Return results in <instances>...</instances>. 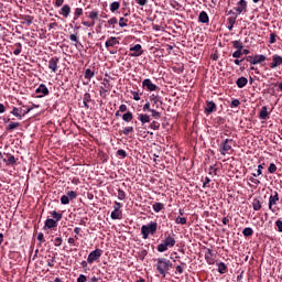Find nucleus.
I'll list each match as a JSON object with an SVG mask.
<instances>
[{
    "instance_id": "f257e3e1",
    "label": "nucleus",
    "mask_w": 282,
    "mask_h": 282,
    "mask_svg": "<svg viewBox=\"0 0 282 282\" xmlns=\"http://www.w3.org/2000/svg\"><path fill=\"white\" fill-rule=\"evenodd\" d=\"M173 268V263L171 260H166L165 258H159L156 263L158 272L163 276H166V272H169Z\"/></svg>"
},
{
    "instance_id": "f03ea898",
    "label": "nucleus",
    "mask_w": 282,
    "mask_h": 282,
    "mask_svg": "<svg viewBox=\"0 0 282 282\" xmlns=\"http://www.w3.org/2000/svg\"><path fill=\"white\" fill-rule=\"evenodd\" d=\"M158 232V223L151 221L141 227V235L143 239H149V235H155Z\"/></svg>"
},
{
    "instance_id": "7ed1b4c3",
    "label": "nucleus",
    "mask_w": 282,
    "mask_h": 282,
    "mask_svg": "<svg viewBox=\"0 0 282 282\" xmlns=\"http://www.w3.org/2000/svg\"><path fill=\"white\" fill-rule=\"evenodd\" d=\"M113 89V85L111 82H109V78H104L101 82L99 95L101 98H107L108 91H111Z\"/></svg>"
},
{
    "instance_id": "20e7f679",
    "label": "nucleus",
    "mask_w": 282,
    "mask_h": 282,
    "mask_svg": "<svg viewBox=\"0 0 282 282\" xmlns=\"http://www.w3.org/2000/svg\"><path fill=\"white\" fill-rule=\"evenodd\" d=\"M232 139H226L224 140L220 145H219V153L220 155H226V153H228V151L232 150Z\"/></svg>"
},
{
    "instance_id": "39448f33",
    "label": "nucleus",
    "mask_w": 282,
    "mask_h": 282,
    "mask_svg": "<svg viewBox=\"0 0 282 282\" xmlns=\"http://www.w3.org/2000/svg\"><path fill=\"white\" fill-rule=\"evenodd\" d=\"M33 108H28L26 110H23V108H17L13 107L11 113L12 116H15V118H18V120H23L24 116H28V113H30V111H32Z\"/></svg>"
},
{
    "instance_id": "423d86ee",
    "label": "nucleus",
    "mask_w": 282,
    "mask_h": 282,
    "mask_svg": "<svg viewBox=\"0 0 282 282\" xmlns=\"http://www.w3.org/2000/svg\"><path fill=\"white\" fill-rule=\"evenodd\" d=\"M173 246H175V235L169 234L167 236L165 235L164 241L158 248H173Z\"/></svg>"
},
{
    "instance_id": "0eeeda50",
    "label": "nucleus",
    "mask_w": 282,
    "mask_h": 282,
    "mask_svg": "<svg viewBox=\"0 0 282 282\" xmlns=\"http://www.w3.org/2000/svg\"><path fill=\"white\" fill-rule=\"evenodd\" d=\"M276 202H279V192H272V194L269 197V210L271 213H276Z\"/></svg>"
},
{
    "instance_id": "6e6552de",
    "label": "nucleus",
    "mask_w": 282,
    "mask_h": 282,
    "mask_svg": "<svg viewBox=\"0 0 282 282\" xmlns=\"http://www.w3.org/2000/svg\"><path fill=\"white\" fill-rule=\"evenodd\" d=\"M142 88L147 89V91H158L160 90V87L155 84H153V82H151L150 78H147L142 82Z\"/></svg>"
},
{
    "instance_id": "1a4fd4ad",
    "label": "nucleus",
    "mask_w": 282,
    "mask_h": 282,
    "mask_svg": "<svg viewBox=\"0 0 282 282\" xmlns=\"http://www.w3.org/2000/svg\"><path fill=\"white\" fill-rule=\"evenodd\" d=\"M130 52L131 53L129 54V56L133 58H138V56H142V54H144V51L142 50L141 44H135L134 46H131Z\"/></svg>"
},
{
    "instance_id": "9d476101",
    "label": "nucleus",
    "mask_w": 282,
    "mask_h": 282,
    "mask_svg": "<svg viewBox=\"0 0 282 282\" xmlns=\"http://www.w3.org/2000/svg\"><path fill=\"white\" fill-rule=\"evenodd\" d=\"M61 62L59 57H51L48 61V69H51V72L53 74H56L58 72V63Z\"/></svg>"
},
{
    "instance_id": "9b49d317",
    "label": "nucleus",
    "mask_w": 282,
    "mask_h": 282,
    "mask_svg": "<svg viewBox=\"0 0 282 282\" xmlns=\"http://www.w3.org/2000/svg\"><path fill=\"white\" fill-rule=\"evenodd\" d=\"M99 257H102V250L96 249V250L91 251L88 254L87 263H94V261H98Z\"/></svg>"
},
{
    "instance_id": "f8f14e48",
    "label": "nucleus",
    "mask_w": 282,
    "mask_h": 282,
    "mask_svg": "<svg viewBox=\"0 0 282 282\" xmlns=\"http://www.w3.org/2000/svg\"><path fill=\"white\" fill-rule=\"evenodd\" d=\"M282 65V56L279 54L272 55V62L269 64L271 69H276V67H281Z\"/></svg>"
},
{
    "instance_id": "ddd939ff",
    "label": "nucleus",
    "mask_w": 282,
    "mask_h": 282,
    "mask_svg": "<svg viewBox=\"0 0 282 282\" xmlns=\"http://www.w3.org/2000/svg\"><path fill=\"white\" fill-rule=\"evenodd\" d=\"M44 230H56L58 223L52 218H47L44 223Z\"/></svg>"
},
{
    "instance_id": "4468645a",
    "label": "nucleus",
    "mask_w": 282,
    "mask_h": 282,
    "mask_svg": "<svg viewBox=\"0 0 282 282\" xmlns=\"http://www.w3.org/2000/svg\"><path fill=\"white\" fill-rule=\"evenodd\" d=\"M217 111V104L215 101H206V107H205V113L206 116H210V113H215Z\"/></svg>"
},
{
    "instance_id": "2eb2a0df",
    "label": "nucleus",
    "mask_w": 282,
    "mask_h": 282,
    "mask_svg": "<svg viewBox=\"0 0 282 282\" xmlns=\"http://www.w3.org/2000/svg\"><path fill=\"white\" fill-rule=\"evenodd\" d=\"M35 94H41L37 96V98H43L44 96H50V89H47V86H45V84H41L35 89Z\"/></svg>"
},
{
    "instance_id": "dca6fc26",
    "label": "nucleus",
    "mask_w": 282,
    "mask_h": 282,
    "mask_svg": "<svg viewBox=\"0 0 282 282\" xmlns=\"http://www.w3.org/2000/svg\"><path fill=\"white\" fill-rule=\"evenodd\" d=\"M105 45L106 48L109 50L111 47H116V45H120V41H118V37L111 36L106 41Z\"/></svg>"
},
{
    "instance_id": "f3484780",
    "label": "nucleus",
    "mask_w": 282,
    "mask_h": 282,
    "mask_svg": "<svg viewBox=\"0 0 282 282\" xmlns=\"http://www.w3.org/2000/svg\"><path fill=\"white\" fill-rule=\"evenodd\" d=\"M205 260L208 265H215V254L213 253V249H208V252L205 253Z\"/></svg>"
},
{
    "instance_id": "a211bd4d",
    "label": "nucleus",
    "mask_w": 282,
    "mask_h": 282,
    "mask_svg": "<svg viewBox=\"0 0 282 282\" xmlns=\"http://www.w3.org/2000/svg\"><path fill=\"white\" fill-rule=\"evenodd\" d=\"M61 17H64V19H67L69 14H72V7L69 4H64L59 11Z\"/></svg>"
},
{
    "instance_id": "6ab92c4d",
    "label": "nucleus",
    "mask_w": 282,
    "mask_h": 282,
    "mask_svg": "<svg viewBox=\"0 0 282 282\" xmlns=\"http://www.w3.org/2000/svg\"><path fill=\"white\" fill-rule=\"evenodd\" d=\"M3 162H6L7 166H14L17 164V158L12 154H7Z\"/></svg>"
},
{
    "instance_id": "aec40b11",
    "label": "nucleus",
    "mask_w": 282,
    "mask_h": 282,
    "mask_svg": "<svg viewBox=\"0 0 282 282\" xmlns=\"http://www.w3.org/2000/svg\"><path fill=\"white\" fill-rule=\"evenodd\" d=\"M237 8H235L236 12H238V14H241V12H243V10H246L248 8V2H246V0H240L237 3Z\"/></svg>"
},
{
    "instance_id": "412c9836",
    "label": "nucleus",
    "mask_w": 282,
    "mask_h": 282,
    "mask_svg": "<svg viewBox=\"0 0 282 282\" xmlns=\"http://www.w3.org/2000/svg\"><path fill=\"white\" fill-rule=\"evenodd\" d=\"M138 120H140L141 124H147V123L151 122V116H149L147 113H139Z\"/></svg>"
},
{
    "instance_id": "4be33fe9",
    "label": "nucleus",
    "mask_w": 282,
    "mask_h": 282,
    "mask_svg": "<svg viewBox=\"0 0 282 282\" xmlns=\"http://www.w3.org/2000/svg\"><path fill=\"white\" fill-rule=\"evenodd\" d=\"M270 112H268V106H263L259 112L260 120H268Z\"/></svg>"
},
{
    "instance_id": "5701e85b",
    "label": "nucleus",
    "mask_w": 282,
    "mask_h": 282,
    "mask_svg": "<svg viewBox=\"0 0 282 282\" xmlns=\"http://www.w3.org/2000/svg\"><path fill=\"white\" fill-rule=\"evenodd\" d=\"M235 23H237V15L229 17L227 19V28H228L229 32H232V30L235 28Z\"/></svg>"
},
{
    "instance_id": "b1692460",
    "label": "nucleus",
    "mask_w": 282,
    "mask_h": 282,
    "mask_svg": "<svg viewBox=\"0 0 282 282\" xmlns=\"http://www.w3.org/2000/svg\"><path fill=\"white\" fill-rule=\"evenodd\" d=\"M210 18L208 17V13L206 11H202L198 15V22L199 23H209Z\"/></svg>"
},
{
    "instance_id": "393cba45",
    "label": "nucleus",
    "mask_w": 282,
    "mask_h": 282,
    "mask_svg": "<svg viewBox=\"0 0 282 282\" xmlns=\"http://www.w3.org/2000/svg\"><path fill=\"white\" fill-rule=\"evenodd\" d=\"M236 85L238 87V89H243V87H246V85H248V78L246 77H240L236 80Z\"/></svg>"
},
{
    "instance_id": "a878e982",
    "label": "nucleus",
    "mask_w": 282,
    "mask_h": 282,
    "mask_svg": "<svg viewBox=\"0 0 282 282\" xmlns=\"http://www.w3.org/2000/svg\"><path fill=\"white\" fill-rule=\"evenodd\" d=\"M94 76H96V72L91 70L90 68H86L85 73H84V78L86 80H91V78H94Z\"/></svg>"
},
{
    "instance_id": "bb28decb",
    "label": "nucleus",
    "mask_w": 282,
    "mask_h": 282,
    "mask_svg": "<svg viewBox=\"0 0 282 282\" xmlns=\"http://www.w3.org/2000/svg\"><path fill=\"white\" fill-rule=\"evenodd\" d=\"M84 107L89 109V102H91V94L86 93L83 97Z\"/></svg>"
},
{
    "instance_id": "cd10ccee",
    "label": "nucleus",
    "mask_w": 282,
    "mask_h": 282,
    "mask_svg": "<svg viewBox=\"0 0 282 282\" xmlns=\"http://www.w3.org/2000/svg\"><path fill=\"white\" fill-rule=\"evenodd\" d=\"M51 217H53L52 219H54V221H56L58 224V221H61V219H63V214L58 213L56 210L50 212Z\"/></svg>"
},
{
    "instance_id": "c85d7f7f",
    "label": "nucleus",
    "mask_w": 282,
    "mask_h": 282,
    "mask_svg": "<svg viewBox=\"0 0 282 282\" xmlns=\"http://www.w3.org/2000/svg\"><path fill=\"white\" fill-rule=\"evenodd\" d=\"M19 127H21V122H12V121H11V122L7 126L6 130L9 131V132H12V131H14L15 129H19Z\"/></svg>"
},
{
    "instance_id": "c756f323",
    "label": "nucleus",
    "mask_w": 282,
    "mask_h": 282,
    "mask_svg": "<svg viewBox=\"0 0 282 282\" xmlns=\"http://www.w3.org/2000/svg\"><path fill=\"white\" fill-rule=\"evenodd\" d=\"M216 265L218 268L219 274H226V272H228V265H226L224 262H219Z\"/></svg>"
},
{
    "instance_id": "7c9ffc66",
    "label": "nucleus",
    "mask_w": 282,
    "mask_h": 282,
    "mask_svg": "<svg viewBox=\"0 0 282 282\" xmlns=\"http://www.w3.org/2000/svg\"><path fill=\"white\" fill-rule=\"evenodd\" d=\"M150 101L152 102L153 107H156V109L160 107L158 102H160V96L152 94L150 97Z\"/></svg>"
},
{
    "instance_id": "2f4dec72",
    "label": "nucleus",
    "mask_w": 282,
    "mask_h": 282,
    "mask_svg": "<svg viewBox=\"0 0 282 282\" xmlns=\"http://www.w3.org/2000/svg\"><path fill=\"white\" fill-rule=\"evenodd\" d=\"M256 65H261V63H265V55L257 54L254 55Z\"/></svg>"
},
{
    "instance_id": "473e14b6",
    "label": "nucleus",
    "mask_w": 282,
    "mask_h": 282,
    "mask_svg": "<svg viewBox=\"0 0 282 282\" xmlns=\"http://www.w3.org/2000/svg\"><path fill=\"white\" fill-rule=\"evenodd\" d=\"M111 219H122V212L119 209H113L110 214Z\"/></svg>"
},
{
    "instance_id": "72a5a7b5",
    "label": "nucleus",
    "mask_w": 282,
    "mask_h": 282,
    "mask_svg": "<svg viewBox=\"0 0 282 282\" xmlns=\"http://www.w3.org/2000/svg\"><path fill=\"white\" fill-rule=\"evenodd\" d=\"M231 43H232V46L235 47L236 51L242 52V50H243V43H242L241 41L236 40V41H234V42H231Z\"/></svg>"
},
{
    "instance_id": "f704fd0d",
    "label": "nucleus",
    "mask_w": 282,
    "mask_h": 282,
    "mask_svg": "<svg viewBox=\"0 0 282 282\" xmlns=\"http://www.w3.org/2000/svg\"><path fill=\"white\" fill-rule=\"evenodd\" d=\"M120 10V2L118 1H113L111 4H110V12L112 13H116Z\"/></svg>"
},
{
    "instance_id": "c9c22d12",
    "label": "nucleus",
    "mask_w": 282,
    "mask_h": 282,
    "mask_svg": "<svg viewBox=\"0 0 282 282\" xmlns=\"http://www.w3.org/2000/svg\"><path fill=\"white\" fill-rule=\"evenodd\" d=\"M264 166H265V163L258 165V170L256 171V173H252V176L259 177V175H262Z\"/></svg>"
},
{
    "instance_id": "e433bc0d",
    "label": "nucleus",
    "mask_w": 282,
    "mask_h": 282,
    "mask_svg": "<svg viewBox=\"0 0 282 282\" xmlns=\"http://www.w3.org/2000/svg\"><path fill=\"white\" fill-rule=\"evenodd\" d=\"M122 120L124 122H131V120H133V113L131 111H128L126 113L122 115Z\"/></svg>"
},
{
    "instance_id": "4c0bfd02",
    "label": "nucleus",
    "mask_w": 282,
    "mask_h": 282,
    "mask_svg": "<svg viewBox=\"0 0 282 282\" xmlns=\"http://www.w3.org/2000/svg\"><path fill=\"white\" fill-rule=\"evenodd\" d=\"M242 235H243V237H252L254 235V230L250 227H246L242 230Z\"/></svg>"
},
{
    "instance_id": "58836bf2",
    "label": "nucleus",
    "mask_w": 282,
    "mask_h": 282,
    "mask_svg": "<svg viewBox=\"0 0 282 282\" xmlns=\"http://www.w3.org/2000/svg\"><path fill=\"white\" fill-rule=\"evenodd\" d=\"M261 200L259 198H254L252 202V208L253 210H259L261 208Z\"/></svg>"
},
{
    "instance_id": "ea45409f",
    "label": "nucleus",
    "mask_w": 282,
    "mask_h": 282,
    "mask_svg": "<svg viewBox=\"0 0 282 282\" xmlns=\"http://www.w3.org/2000/svg\"><path fill=\"white\" fill-rule=\"evenodd\" d=\"M184 268H186V263H182V264L176 265L175 274H184Z\"/></svg>"
},
{
    "instance_id": "a19ab883",
    "label": "nucleus",
    "mask_w": 282,
    "mask_h": 282,
    "mask_svg": "<svg viewBox=\"0 0 282 282\" xmlns=\"http://www.w3.org/2000/svg\"><path fill=\"white\" fill-rule=\"evenodd\" d=\"M15 50L13 51L14 56H19V54H21V52H23V45L21 43H17L15 44Z\"/></svg>"
},
{
    "instance_id": "79ce46f5",
    "label": "nucleus",
    "mask_w": 282,
    "mask_h": 282,
    "mask_svg": "<svg viewBox=\"0 0 282 282\" xmlns=\"http://www.w3.org/2000/svg\"><path fill=\"white\" fill-rule=\"evenodd\" d=\"M150 113L154 120H160V118H162V113L155 109L150 110Z\"/></svg>"
},
{
    "instance_id": "37998d69",
    "label": "nucleus",
    "mask_w": 282,
    "mask_h": 282,
    "mask_svg": "<svg viewBox=\"0 0 282 282\" xmlns=\"http://www.w3.org/2000/svg\"><path fill=\"white\" fill-rule=\"evenodd\" d=\"M154 213H160V210H163L164 208V204L162 203H155L153 206H152Z\"/></svg>"
},
{
    "instance_id": "c03bdc74",
    "label": "nucleus",
    "mask_w": 282,
    "mask_h": 282,
    "mask_svg": "<svg viewBox=\"0 0 282 282\" xmlns=\"http://www.w3.org/2000/svg\"><path fill=\"white\" fill-rule=\"evenodd\" d=\"M149 129H152L153 131H160V122H158V121H152V122L149 124Z\"/></svg>"
},
{
    "instance_id": "a18cd8bd",
    "label": "nucleus",
    "mask_w": 282,
    "mask_h": 282,
    "mask_svg": "<svg viewBox=\"0 0 282 282\" xmlns=\"http://www.w3.org/2000/svg\"><path fill=\"white\" fill-rule=\"evenodd\" d=\"M118 199H120V202H124V199H127V193L121 188L118 189Z\"/></svg>"
},
{
    "instance_id": "49530a36",
    "label": "nucleus",
    "mask_w": 282,
    "mask_h": 282,
    "mask_svg": "<svg viewBox=\"0 0 282 282\" xmlns=\"http://www.w3.org/2000/svg\"><path fill=\"white\" fill-rule=\"evenodd\" d=\"M23 21H25L28 26H30L33 23L34 18L32 15H24Z\"/></svg>"
},
{
    "instance_id": "de8ad7c7",
    "label": "nucleus",
    "mask_w": 282,
    "mask_h": 282,
    "mask_svg": "<svg viewBox=\"0 0 282 282\" xmlns=\"http://www.w3.org/2000/svg\"><path fill=\"white\" fill-rule=\"evenodd\" d=\"M69 196L66 194V195H63L61 197V204H63V206H67V204H69Z\"/></svg>"
},
{
    "instance_id": "09e8293b",
    "label": "nucleus",
    "mask_w": 282,
    "mask_h": 282,
    "mask_svg": "<svg viewBox=\"0 0 282 282\" xmlns=\"http://www.w3.org/2000/svg\"><path fill=\"white\" fill-rule=\"evenodd\" d=\"M127 23H129V19L127 18L119 19V28H127Z\"/></svg>"
},
{
    "instance_id": "8fccbe9b",
    "label": "nucleus",
    "mask_w": 282,
    "mask_h": 282,
    "mask_svg": "<svg viewBox=\"0 0 282 282\" xmlns=\"http://www.w3.org/2000/svg\"><path fill=\"white\" fill-rule=\"evenodd\" d=\"M66 195L68 196V199H76L78 197V194L74 191H68Z\"/></svg>"
},
{
    "instance_id": "3c124183",
    "label": "nucleus",
    "mask_w": 282,
    "mask_h": 282,
    "mask_svg": "<svg viewBox=\"0 0 282 282\" xmlns=\"http://www.w3.org/2000/svg\"><path fill=\"white\" fill-rule=\"evenodd\" d=\"M175 223L176 224H181V226H186V217H177L176 219H175Z\"/></svg>"
},
{
    "instance_id": "603ef678",
    "label": "nucleus",
    "mask_w": 282,
    "mask_h": 282,
    "mask_svg": "<svg viewBox=\"0 0 282 282\" xmlns=\"http://www.w3.org/2000/svg\"><path fill=\"white\" fill-rule=\"evenodd\" d=\"M54 246L58 247V246H62L63 245V238L61 237H56L54 239H52Z\"/></svg>"
},
{
    "instance_id": "864d4df0",
    "label": "nucleus",
    "mask_w": 282,
    "mask_h": 282,
    "mask_svg": "<svg viewBox=\"0 0 282 282\" xmlns=\"http://www.w3.org/2000/svg\"><path fill=\"white\" fill-rule=\"evenodd\" d=\"M75 19H78L79 17H83V8H76L74 12Z\"/></svg>"
},
{
    "instance_id": "5fc2aeb1",
    "label": "nucleus",
    "mask_w": 282,
    "mask_h": 282,
    "mask_svg": "<svg viewBox=\"0 0 282 282\" xmlns=\"http://www.w3.org/2000/svg\"><path fill=\"white\" fill-rule=\"evenodd\" d=\"M133 127H126L122 130L123 135H129V133H133Z\"/></svg>"
},
{
    "instance_id": "6e6d98bb",
    "label": "nucleus",
    "mask_w": 282,
    "mask_h": 282,
    "mask_svg": "<svg viewBox=\"0 0 282 282\" xmlns=\"http://www.w3.org/2000/svg\"><path fill=\"white\" fill-rule=\"evenodd\" d=\"M117 156L118 158H121V160H124V158H127V151H124V150H118L117 151Z\"/></svg>"
},
{
    "instance_id": "4d7b16f0",
    "label": "nucleus",
    "mask_w": 282,
    "mask_h": 282,
    "mask_svg": "<svg viewBox=\"0 0 282 282\" xmlns=\"http://www.w3.org/2000/svg\"><path fill=\"white\" fill-rule=\"evenodd\" d=\"M69 39L73 43H75V45H78V43H80V41L78 40V35L76 34H70Z\"/></svg>"
},
{
    "instance_id": "13d9d810",
    "label": "nucleus",
    "mask_w": 282,
    "mask_h": 282,
    "mask_svg": "<svg viewBox=\"0 0 282 282\" xmlns=\"http://www.w3.org/2000/svg\"><path fill=\"white\" fill-rule=\"evenodd\" d=\"M269 43H270V45H274V43H276V33L270 34Z\"/></svg>"
},
{
    "instance_id": "bf43d9fd",
    "label": "nucleus",
    "mask_w": 282,
    "mask_h": 282,
    "mask_svg": "<svg viewBox=\"0 0 282 282\" xmlns=\"http://www.w3.org/2000/svg\"><path fill=\"white\" fill-rule=\"evenodd\" d=\"M56 261V256L55 254H53L52 256V259H48L47 260V265H48V268H54V262Z\"/></svg>"
},
{
    "instance_id": "052dcab7",
    "label": "nucleus",
    "mask_w": 282,
    "mask_h": 282,
    "mask_svg": "<svg viewBox=\"0 0 282 282\" xmlns=\"http://www.w3.org/2000/svg\"><path fill=\"white\" fill-rule=\"evenodd\" d=\"M269 173L273 174L276 173V164L271 163L268 167Z\"/></svg>"
},
{
    "instance_id": "680f3d73",
    "label": "nucleus",
    "mask_w": 282,
    "mask_h": 282,
    "mask_svg": "<svg viewBox=\"0 0 282 282\" xmlns=\"http://www.w3.org/2000/svg\"><path fill=\"white\" fill-rule=\"evenodd\" d=\"M275 226H276L278 232H282V220L281 219H278L275 221Z\"/></svg>"
},
{
    "instance_id": "e2e57ef3",
    "label": "nucleus",
    "mask_w": 282,
    "mask_h": 282,
    "mask_svg": "<svg viewBox=\"0 0 282 282\" xmlns=\"http://www.w3.org/2000/svg\"><path fill=\"white\" fill-rule=\"evenodd\" d=\"M89 19H91L93 21H96V19H98V11H91L89 13Z\"/></svg>"
},
{
    "instance_id": "0e129e2a",
    "label": "nucleus",
    "mask_w": 282,
    "mask_h": 282,
    "mask_svg": "<svg viewBox=\"0 0 282 282\" xmlns=\"http://www.w3.org/2000/svg\"><path fill=\"white\" fill-rule=\"evenodd\" d=\"M108 25H116L118 23V18L113 17L110 20H108Z\"/></svg>"
},
{
    "instance_id": "69168bd1",
    "label": "nucleus",
    "mask_w": 282,
    "mask_h": 282,
    "mask_svg": "<svg viewBox=\"0 0 282 282\" xmlns=\"http://www.w3.org/2000/svg\"><path fill=\"white\" fill-rule=\"evenodd\" d=\"M254 56H247L246 57V62L247 63H250V65H256V62H254Z\"/></svg>"
},
{
    "instance_id": "338daca9",
    "label": "nucleus",
    "mask_w": 282,
    "mask_h": 282,
    "mask_svg": "<svg viewBox=\"0 0 282 282\" xmlns=\"http://www.w3.org/2000/svg\"><path fill=\"white\" fill-rule=\"evenodd\" d=\"M242 56V51H236L232 53V58H241Z\"/></svg>"
},
{
    "instance_id": "774afa93",
    "label": "nucleus",
    "mask_w": 282,
    "mask_h": 282,
    "mask_svg": "<svg viewBox=\"0 0 282 282\" xmlns=\"http://www.w3.org/2000/svg\"><path fill=\"white\" fill-rule=\"evenodd\" d=\"M77 282H87V275L80 274V275L77 278Z\"/></svg>"
}]
</instances>
